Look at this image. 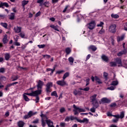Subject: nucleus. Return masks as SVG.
<instances>
[{"label": "nucleus", "mask_w": 127, "mask_h": 127, "mask_svg": "<svg viewBox=\"0 0 127 127\" xmlns=\"http://www.w3.org/2000/svg\"><path fill=\"white\" fill-rule=\"evenodd\" d=\"M46 123L49 127H54V125H53V122L51 121V120H47Z\"/></svg>", "instance_id": "nucleus-14"}, {"label": "nucleus", "mask_w": 127, "mask_h": 127, "mask_svg": "<svg viewBox=\"0 0 127 127\" xmlns=\"http://www.w3.org/2000/svg\"><path fill=\"white\" fill-rule=\"evenodd\" d=\"M89 49H91L92 51H96L97 50V47L95 46H90L89 47Z\"/></svg>", "instance_id": "nucleus-32"}, {"label": "nucleus", "mask_w": 127, "mask_h": 127, "mask_svg": "<svg viewBox=\"0 0 127 127\" xmlns=\"http://www.w3.org/2000/svg\"><path fill=\"white\" fill-rule=\"evenodd\" d=\"M42 92L41 89L37 90L35 91H32L31 93H26L23 94V98L26 102H29L30 99L28 98L27 96H30L31 97H37L38 95H40ZM26 95L27 96H26Z\"/></svg>", "instance_id": "nucleus-1"}, {"label": "nucleus", "mask_w": 127, "mask_h": 127, "mask_svg": "<svg viewBox=\"0 0 127 127\" xmlns=\"http://www.w3.org/2000/svg\"><path fill=\"white\" fill-rule=\"evenodd\" d=\"M86 26L90 30H93L96 27V23L94 21H92L90 23L87 24Z\"/></svg>", "instance_id": "nucleus-4"}, {"label": "nucleus", "mask_w": 127, "mask_h": 127, "mask_svg": "<svg viewBox=\"0 0 127 127\" xmlns=\"http://www.w3.org/2000/svg\"><path fill=\"white\" fill-rule=\"evenodd\" d=\"M53 86V83H52V82H49L47 84L46 91L47 92V93H49L51 92L50 88H52Z\"/></svg>", "instance_id": "nucleus-7"}, {"label": "nucleus", "mask_w": 127, "mask_h": 127, "mask_svg": "<svg viewBox=\"0 0 127 127\" xmlns=\"http://www.w3.org/2000/svg\"><path fill=\"white\" fill-rule=\"evenodd\" d=\"M57 84L58 85H59V86H65V85H67V83H66V81H64V79L63 80H58L57 81Z\"/></svg>", "instance_id": "nucleus-10"}, {"label": "nucleus", "mask_w": 127, "mask_h": 127, "mask_svg": "<svg viewBox=\"0 0 127 127\" xmlns=\"http://www.w3.org/2000/svg\"><path fill=\"white\" fill-rule=\"evenodd\" d=\"M46 45L44 44L43 45H38V47H39V48L41 49V48H44V47H45Z\"/></svg>", "instance_id": "nucleus-51"}, {"label": "nucleus", "mask_w": 127, "mask_h": 127, "mask_svg": "<svg viewBox=\"0 0 127 127\" xmlns=\"http://www.w3.org/2000/svg\"><path fill=\"white\" fill-rule=\"evenodd\" d=\"M4 55L5 60H9V58H10V55L9 54V53H6L4 54Z\"/></svg>", "instance_id": "nucleus-26"}, {"label": "nucleus", "mask_w": 127, "mask_h": 127, "mask_svg": "<svg viewBox=\"0 0 127 127\" xmlns=\"http://www.w3.org/2000/svg\"><path fill=\"white\" fill-rule=\"evenodd\" d=\"M126 53H127L126 50L122 51L118 54V56H119V57L122 56V55L124 54H126Z\"/></svg>", "instance_id": "nucleus-28"}, {"label": "nucleus", "mask_w": 127, "mask_h": 127, "mask_svg": "<svg viewBox=\"0 0 127 127\" xmlns=\"http://www.w3.org/2000/svg\"><path fill=\"white\" fill-rule=\"evenodd\" d=\"M68 7H69V5H66L64 9V10L63 11V12L64 13L66 12V11H67V12H68L69 11H67Z\"/></svg>", "instance_id": "nucleus-46"}, {"label": "nucleus", "mask_w": 127, "mask_h": 127, "mask_svg": "<svg viewBox=\"0 0 127 127\" xmlns=\"http://www.w3.org/2000/svg\"><path fill=\"white\" fill-rule=\"evenodd\" d=\"M65 111L66 110H65V108L64 107H62L60 109V112L61 113V114H63V113H64Z\"/></svg>", "instance_id": "nucleus-43"}, {"label": "nucleus", "mask_w": 127, "mask_h": 127, "mask_svg": "<svg viewBox=\"0 0 127 127\" xmlns=\"http://www.w3.org/2000/svg\"><path fill=\"white\" fill-rule=\"evenodd\" d=\"M59 28V26H58V25H56V26H55L54 29L55 30H57V31H60Z\"/></svg>", "instance_id": "nucleus-54"}, {"label": "nucleus", "mask_w": 127, "mask_h": 127, "mask_svg": "<svg viewBox=\"0 0 127 127\" xmlns=\"http://www.w3.org/2000/svg\"><path fill=\"white\" fill-rule=\"evenodd\" d=\"M5 71V69L3 67H1L0 68V73H4Z\"/></svg>", "instance_id": "nucleus-53"}, {"label": "nucleus", "mask_w": 127, "mask_h": 127, "mask_svg": "<svg viewBox=\"0 0 127 127\" xmlns=\"http://www.w3.org/2000/svg\"><path fill=\"white\" fill-rule=\"evenodd\" d=\"M14 30L16 33H19V32H21V27L16 26L14 27Z\"/></svg>", "instance_id": "nucleus-13"}, {"label": "nucleus", "mask_w": 127, "mask_h": 127, "mask_svg": "<svg viewBox=\"0 0 127 127\" xmlns=\"http://www.w3.org/2000/svg\"><path fill=\"white\" fill-rule=\"evenodd\" d=\"M18 38H19V37L18 36H15L14 38V39L15 41V42L18 41Z\"/></svg>", "instance_id": "nucleus-60"}, {"label": "nucleus", "mask_w": 127, "mask_h": 127, "mask_svg": "<svg viewBox=\"0 0 127 127\" xmlns=\"http://www.w3.org/2000/svg\"><path fill=\"white\" fill-rule=\"evenodd\" d=\"M14 45H16V46H20V43L18 42H15Z\"/></svg>", "instance_id": "nucleus-61"}, {"label": "nucleus", "mask_w": 127, "mask_h": 127, "mask_svg": "<svg viewBox=\"0 0 127 127\" xmlns=\"http://www.w3.org/2000/svg\"><path fill=\"white\" fill-rule=\"evenodd\" d=\"M60 127H66V123H65L64 122H61L60 123Z\"/></svg>", "instance_id": "nucleus-48"}, {"label": "nucleus", "mask_w": 127, "mask_h": 127, "mask_svg": "<svg viewBox=\"0 0 127 127\" xmlns=\"http://www.w3.org/2000/svg\"><path fill=\"white\" fill-rule=\"evenodd\" d=\"M117 28V25L115 24L111 25L109 27V31L114 33L116 32V28Z\"/></svg>", "instance_id": "nucleus-6"}, {"label": "nucleus", "mask_w": 127, "mask_h": 127, "mask_svg": "<svg viewBox=\"0 0 127 127\" xmlns=\"http://www.w3.org/2000/svg\"><path fill=\"white\" fill-rule=\"evenodd\" d=\"M28 44V43H27L25 45H22L21 46L22 49H25V48H26V46H27Z\"/></svg>", "instance_id": "nucleus-55"}, {"label": "nucleus", "mask_w": 127, "mask_h": 127, "mask_svg": "<svg viewBox=\"0 0 127 127\" xmlns=\"http://www.w3.org/2000/svg\"><path fill=\"white\" fill-rule=\"evenodd\" d=\"M77 121L81 124H82V123L83 124H88V123H89V120L87 118H84L82 120L77 119Z\"/></svg>", "instance_id": "nucleus-11"}, {"label": "nucleus", "mask_w": 127, "mask_h": 127, "mask_svg": "<svg viewBox=\"0 0 127 127\" xmlns=\"http://www.w3.org/2000/svg\"><path fill=\"white\" fill-rule=\"evenodd\" d=\"M0 25L3 26V27H4V28H7V24H6V23H1Z\"/></svg>", "instance_id": "nucleus-40"}, {"label": "nucleus", "mask_w": 127, "mask_h": 127, "mask_svg": "<svg viewBox=\"0 0 127 127\" xmlns=\"http://www.w3.org/2000/svg\"><path fill=\"white\" fill-rule=\"evenodd\" d=\"M8 42V40H7V35H5L3 38V42L4 44H5V43H7Z\"/></svg>", "instance_id": "nucleus-22"}, {"label": "nucleus", "mask_w": 127, "mask_h": 127, "mask_svg": "<svg viewBox=\"0 0 127 127\" xmlns=\"http://www.w3.org/2000/svg\"><path fill=\"white\" fill-rule=\"evenodd\" d=\"M28 2H29V1H28V0H24L22 1L21 3H22V6H23V7H24L25 6V5H26V4H27V3H28Z\"/></svg>", "instance_id": "nucleus-23"}, {"label": "nucleus", "mask_w": 127, "mask_h": 127, "mask_svg": "<svg viewBox=\"0 0 127 127\" xmlns=\"http://www.w3.org/2000/svg\"><path fill=\"white\" fill-rule=\"evenodd\" d=\"M116 88L114 86H110V87H108L107 90H110L111 91H114Z\"/></svg>", "instance_id": "nucleus-44"}, {"label": "nucleus", "mask_w": 127, "mask_h": 127, "mask_svg": "<svg viewBox=\"0 0 127 127\" xmlns=\"http://www.w3.org/2000/svg\"><path fill=\"white\" fill-rule=\"evenodd\" d=\"M103 25H104V22H100V23L98 24L97 25V26H98V27H102V26H103Z\"/></svg>", "instance_id": "nucleus-52"}, {"label": "nucleus", "mask_w": 127, "mask_h": 127, "mask_svg": "<svg viewBox=\"0 0 127 127\" xmlns=\"http://www.w3.org/2000/svg\"><path fill=\"white\" fill-rule=\"evenodd\" d=\"M91 80L92 81V82H94L95 80V81H96V82L97 83H98V84H102V81H101V79H100V78H99V77H98V76H91Z\"/></svg>", "instance_id": "nucleus-9"}, {"label": "nucleus", "mask_w": 127, "mask_h": 127, "mask_svg": "<svg viewBox=\"0 0 127 127\" xmlns=\"http://www.w3.org/2000/svg\"><path fill=\"white\" fill-rule=\"evenodd\" d=\"M102 103H110V100L107 98H103L101 99Z\"/></svg>", "instance_id": "nucleus-25"}, {"label": "nucleus", "mask_w": 127, "mask_h": 127, "mask_svg": "<svg viewBox=\"0 0 127 127\" xmlns=\"http://www.w3.org/2000/svg\"><path fill=\"white\" fill-rule=\"evenodd\" d=\"M125 39V35H123L121 36H119L117 37V41L120 42V41H123V40Z\"/></svg>", "instance_id": "nucleus-15"}, {"label": "nucleus", "mask_w": 127, "mask_h": 127, "mask_svg": "<svg viewBox=\"0 0 127 127\" xmlns=\"http://www.w3.org/2000/svg\"><path fill=\"white\" fill-rule=\"evenodd\" d=\"M90 112H91V113H95V112H96V108L93 107L91 109H90Z\"/></svg>", "instance_id": "nucleus-50"}, {"label": "nucleus", "mask_w": 127, "mask_h": 127, "mask_svg": "<svg viewBox=\"0 0 127 127\" xmlns=\"http://www.w3.org/2000/svg\"><path fill=\"white\" fill-rule=\"evenodd\" d=\"M51 96H55L56 98H58V95H57V92H56V91H53L52 92Z\"/></svg>", "instance_id": "nucleus-36"}, {"label": "nucleus", "mask_w": 127, "mask_h": 127, "mask_svg": "<svg viewBox=\"0 0 127 127\" xmlns=\"http://www.w3.org/2000/svg\"><path fill=\"white\" fill-rule=\"evenodd\" d=\"M113 117L116 118V119H113L112 122L113 123H118L119 122V119H124L125 118V112L123 111L121 112L120 115H113Z\"/></svg>", "instance_id": "nucleus-3"}, {"label": "nucleus", "mask_w": 127, "mask_h": 127, "mask_svg": "<svg viewBox=\"0 0 127 127\" xmlns=\"http://www.w3.org/2000/svg\"><path fill=\"white\" fill-rule=\"evenodd\" d=\"M42 56L44 57V58H46V59H49V58H50V55H43Z\"/></svg>", "instance_id": "nucleus-45"}, {"label": "nucleus", "mask_w": 127, "mask_h": 127, "mask_svg": "<svg viewBox=\"0 0 127 127\" xmlns=\"http://www.w3.org/2000/svg\"><path fill=\"white\" fill-rule=\"evenodd\" d=\"M20 36H21V37L22 38H24V37L25 36V34L23 33H21L19 34Z\"/></svg>", "instance_id": "nucleus-58"}, {"label": "nucleus", "mask_w": 127, "mask_h": 127, "mask_svg": "<svg viewBox=\"0 0 127 127\" xmlns=\"http://www.w3.org/2000/svg\"><path fill=\"white\" fill-rule=\"evenodd\" d=\"M23 126H24V123L22 121H19L18 123V126L19 127H23Z\"/></svg>", "instance_id": "nucleus-31"}, {"label": "nucleus", "mask_w": 127, "mask_h": 127, "mask_svg": "<svg viewBox=\"0 0 127 127\" xmlns=\"http://www.w3.org/2000/svg\"><path fill=\"white\" fill-rule=\"evenodd\" d=\"M75 5L77 6V8H81L82 5V1H78L75 3Z\"/></svg>", "instance_id": "nucleus-18"}, {"label": "nucleus", "mask_w": 127, "mask_h": 127, "mask_svg": "<svg viewBox=\"0 0 127 127\" xmlns=\"http://www.w3.org/2000/svg\"><path fill=\"white\" fill-rule=\"evenodd\" d=\"M110 66L111 67H116V66H117V63H116V62H111Z\"/></svg>", "instance_id": "nucleus-38"}, {"label": "nucleus", "mask_w": 127, "mask_h": 127, "mask_svg": "<svg viewBox=\"0 0 127 127\" xmlns=\"http://www.w3.org/2000/svg\"><path fill=\"white\" fill-rule=\"evenodd\" d=\"M85 82H86V86H88V85H89V84H90V78H87L85 80Z\"/></svg>", "instance_id": "nucleus-47"}, {"label": "nucleus", "mask_w": 127, "mask_h": 127, "mask_svg": "<svg viewBox=\"0 0 127 127\" xmlns=\"http://www.w3.org/2000/svg\"><path fill=\"white\" fill-rule=\"evenodd\" d=\"M99 34H105V30L103 29V28L100 30L99 32Z\"/></svg>", "instance_id": "nucleus-49"}, {"label": "nucleus", "mask_w": 127, "mask_h": 127, "mask_svg": "<svg viewBox=\"0 0 127 127\" xmlns=\"http://www.w3.org/2000/svg\"><path fill=\"white\" fill-rule=\"evenodd\" d=\"M124 30L127 31V23L124 24Z\"/></svg>", "instance_id": "nucleus-62"}, {"label": "nucleus", "mask_w": 127, "mask_h": 127, "mask_svg": "<svg viewBox=\"0 0 127 127\" xmlns=\"http://www.w3.org/2000/svg\"><path fill=\"white\" fill-rule=\"evenodd\" d=\"M101 58L103 61H105V62H108V61H109V58L105 55H102Z\"/></svg>", "instance_id": "nucleus-21"}, {"label": "nucleus", "mask_w": 127, "mask_h": 127, "mask_svg": "<svg viewBox=\"0 0 127 127\" xmlns=\"http://www.w3.org/2000/svg\"><path fill=\"white\" fill-rule=\"evenodd\" d=\"M37 114V112H33L32 111H30L27 115H25L24 117V118L25 120H26V119H29L31 117H32V116H34V115H36Z\"/></svg>", "instance_id": "nucleus-5"}, {"label": "nucleus", "mask_w": 127, "mask_h": 127, "mask_svg": "<svg viewBox=\"0 0 127 127\" xmlns=\"http://www.w3.org/2000/svg\"><path fill=\"white\" fill-rule=\"evenodd\" d=\"M117 106V104L115 103H112L110 105V107H111V108H115V107H116Z\"/></svg>", "instance_id": "nucleus-59"}, {"label": "nucleus", "mask_w": 127, "mask_h": 127, "mask_svg": "<svg viewBox=\"0 0 127 127\" xmlns=\"http://www.w3.org/2000/svg\"><path fill=\"white\" fill-rule=\"evenodd\" d=\"M96 98H97V94H94L91 97V99L92 100V103L97 102Z\"/></svg>", "instance_id": "nucleus-17"}, {"label": "nucleus", "mask_w": 127, "mask_h": 127, "mask_svg": "<svg viewBox=\"0 0 127 127\" xmlns=\"http://www.w3.org/2000/svg\"><path fill=\"white\" fill-rule=\"evenodd\" d=\"M65 52L67 54H70V53L71 52V49L69 48H67L65 49Z\"/></svg>", "instance_id": "nucleus-39"}, {"label": "nucleus", "mask_w": 127, "mask_h": 127, "mask_svg": "<svg viewBox=\"0 0 127 127\" xmlns=\"http://www.w3.org/2000/svg\"><path fill=\"white\" fill-rule=\"evenodd\" d=\"M73 94L75 95V96H77V95H82V92L80 91L79 90H77L75 89L73 91Z\"/></svg>", "instance_id": "nucleus-19"}, {"label": "nucleus", "mask_w": 127, "mask_h": 127, "mask_svg": "<svg viewBox=\"0 0 127 127\" xmlns=\"http://www.w3.org/2000/svg\"><path fill=\"white\" fill-rule=\"evenodd\" d=\"M78 90H83V91H88L90 90V87H86L84 88H79Z\"/></svg>", "instance_id": "nucleus-42"}, {"label": "nucleus", "mask_w": 127, "mask_h": 127, "mask_svg": "<svg viewBox=\"0 0 127 127\" xmlns=\"http://www.w3.org/2000/svg\"><path fill=\"white\" fill-rule=\"evenodd\" d=\"M2 6H5L6 7H8V3L6 2H1L0 4V7H2Z\"/></svg>", "instance_id": "nucleus-24"}, {"label": "nucleus", "mask_w": 127, "mask_h": 127, "mask_svg": "<svg viewBox=\"0 0 127 127\" xmlns=\"http://www.w3.org/2000/svg\"><path fill=\"white\" fill-rule=\"evenodd\" d=\"M47 71H51V74H53V72H54V71H55V67H54V69H51V68H48Z\"/></svg>", "instance_id": "nucleus-41"}, {"label": "nucleus", "mask_w": 127, "mask_h": 127, "mask_svg": "<svg viewBox=\"0 0 127 127\" xmlns=\"http://www.w3.org/2000/svg\"><path fill=\"white\" fill-rule=\"evenodd\" d=\"M69 76V72H66L65 74H64V76L63 77V80H64L67 78V77H68Z\"/></svg>", "instance_id": "nucleus-34"}, {"label": "nucleus", "mask_w": 127, "mask_h": 127, "mask_svg": "<svg viewBox=\"0 0 127 127\" xmlns=\"http://www.w3.org/2000/svg\"><path fill=\"white\" fill-rule=\"evenodd\" d=\"M73 112H74V115H75V116H76V115H79V113H85V112H86V110L85 109L80 108L76 106L75 104L73 105Z\"/></svg>", "instance_id": "nucleus-2"}, {"label": "nucleus", "mask_w": 127, "mask_h": 127, "mask_svg": "<svg viewBox=\"0 0 127 127\" xmlns=\"http://www.w3.org/2000/svg\"><path fill=\"white\" fill-rule=\"evenodd\" d=\"M43 82H42V81L41 80H39V81L38 82V85H37V88L38 89H42V86H43Z\"/></svg>", "instance_id": "nucleus-12"}, {"label": "nucleus", "mask_w": 127, "mask_h": 127, "mask_svg": "<svg viewBox=\"0 0 127 127\" xmlns=\"http://www.w3.org/2000/svg\"><path fill=\"white\" fill-rule=\"evenodd\" d=\"M93 107L95 108V109H97L98 107H99V103L97 101H94V102H93Z\"/></svg>", "instance_id": "nucleus-29"}, {"label": "nucleus", "mask_w": 127, "mask_h": 127, "mask_svg": "<svg viewBox=\"0 0 127 127\" xmlns=\"http://www.w3.org/2000/svg\"><path fill=\"white\" fill-rule=\"evenodd\" d=\"M68 61L70 63H71V65H72L74 63V58H73V57H69L68 58Z\"/></svg>", "instance_id": "nucleus-33"}, {"label": "nucleus", "mask_w": 127, "mask_h": 127, "mask_svg": "<svg viewBox=\"0 0 127 127\" xmlns=\"http://www.w3.org/2000/svg\"><path fill=\"white\" fill-rule=\"evenodd\" d=\"M111 85V86H118V85H119V81H118V80L113 81Z\"/></svg>", "instance_id": "nucleus-20"}, {"label": "nucleus", "mask_w": 127, "mask_h": 127, "mask_svg": "<svg viewBox=\"0 0 127 127\" xmlns=\"http://www.w3.org/2000/svg\"><path fill=\"white\" fill-rule=\"evenodd\" d=\"M74 120H77V118L73 116H67L65 119L64 122H69V121H74Z\"/></svg>", "instance_id": "nucleus-8"}, {"label": "nucleus", "mask_w": 127, "mask_h": 127, "mask_svg": "<svg viewBox=\"0 0 127 127\" xmlns=\"http://www.w3.org/2000/svg\"><path fill=\"white\" fill-rule=\"evenodd\" d=\"M64 72V70H59L57 71V74H61V73H63Z\"/></svg>", "instance_id": "nucleus-63"}, {"label": "nucleus", "mask_w": 127, "mask_h": 127, "mask_svg": "<svg viewBox=\"0 0 127 127\" xmlns=\"http://www.w3.org/2000/svg\"><path fill=\"white\" fill-rule=\"evenodd\" d=\"M39 122V120L36 119L35 120L32 122V124H38Z\"/></svg>", "instance_id": "nucleus-57"}, {"label": "nucleus", "mask_w": 127, "mask_h": 127, "mask_svg": "<svg viewBox=\"0 0 127 127\" xmlns=\"http://www.w3.org/2000/svg\"><path fill=\"white\" fill-rule=\"evenodd\" d=\"M8 116H9V112L7 111L5 113V117H8Z\"/></svg>", "instance_id": "nucleus-64"}, {"label": "nucleus", "mask_w": 127, "mask_h": 127, "mask_svg": "<svg viewBox=\"0 0 127 127\" xmlns=\"http://www.w3.org/2000/svg\"><path fill=\"white\" fill-rule=\"evenodd\" d=\"M111 17H112V18L117 19V18H119L120 16H119L118 14H112Z\"/></svg>", "instance_id": "nucleus-30"}, {"label": "nucleus", "mask_w": 127, "mask_h": 127, "mask_svg": "<svg viewBox=\"0 0 127 127\" xmlns=\"http://www.w3.org/2000/svg\"><path fill=\"white\" fill-rule=\"evenodd\" d=\"M50 3V2H49V1H46L43 4L44 5H45V6H46V7H49V4Z\"/></svg>", "instance_id": "nucleus-37"}, {"label": "nucleus", "mask_w": 127, "mask_h": 127, "mask_svg": "<svg viewBox=\"0 0 127 127\" xmlns=\"http://www.w3.org/2000/svg\"><path fill=\"white\" fill-rule=\"evenodd\" d=\"M18 76L16 75V76H13L11 77V79H12V81H16L18 79Z\"/></svg>", "instance_id": "nucleus-35"}, {"label": "nucleus", "mask_w": 127, "mask_h": 127, "mask_svg": "<svg viewBox=\"0 0 127 127\" xmlns=\"http://www.w3.org/2000/svg\"><path fill=\"white\" fill-rule=\"evenodd\" d=\"M103 76L105 78V79H107L108 78V73L104 72L103 73Z\"/></svg>", "instance_id": "nucleus-56"}, {"label": "nucleus", "mask_w": 127, "mask_h": 127, "mask_svg": "<svg viewBox=\"0 0 127 127\" xmlns=\"http://www.w3.org/2000/svg\"><path fill=\"white\" fill-rule=\"evenodd\" d=\"M15 15V14L14 13H11L9 15V19H11V20L14 19Z\"/></svg>", "instance_id": "nucleus-27"}, {"label": "nucleus", "mask_w": 127, "mask_h": 127, "mask_svg": "<svg viewBox=\"0 0 127 127\" xmlns=\"http://www.w3.org/2000/svg\"><path fill=\"white\" fill-rule=\"evenodd\" d=\"M116 61L117 64H119V67L123 66V65L122 64V60H121V59L117 58L116 59Z\"/></svg>", "instance_id": "nucleus-16"}]
</instances>
